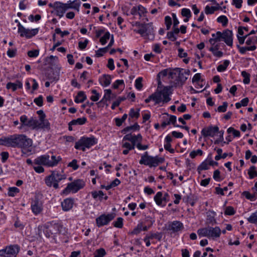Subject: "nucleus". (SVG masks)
Wrapping results in <instances>:
<instances>
[{
	"label": "nucleus",
	"instance_id": "nucleus-1",
	"mask_svg": "<svg viewBox=\"0 0 257 257\" xmlns=\"http://www.w3.org/2000/svg\"><path fill=\"white\" fill-rule=\"evenodd\" d=\"M9 143L11 147L22 148L23 155L27 154L25 149L31 147L33 145L32 140L24 135L16 134L10 136Z\"/></svg>",
	"mask_w": 257,
	"mask_h": 257
},
{
	"label": "nucleus",
	"instance_id": "nucleus-2",
	"mask_svg": "<svg viewBox=\"0 0 257 257\" xmlns=\"http://www.w3.org/2000/svg\"><path fill=\"white\" fill-rule=\"evenodd\" d=\"M51 159L52 160H50V157L49 155H42L36 158L34 160V164L35 165H43L47 167H54L56 166L59 162L61 160V158L60 156L56 157L55 156H52L51 157Z\"/></svg>",
	"mask_w": 257,
	"mask_h": 257
},
{
	"label": "nucleus",
	"instance_id": "nucleus-3",
	"mask_svg": "<svg viewBox=\"0 0 257 257\" xmlns=\"http://www.w3.org/2000/svg\"><path fill=\"white\" fill-rule=\"evenodd\" d=\"M152 100L155 101L156 104H159L161 101L163 103H167L171 100V98L170 97H168L167 89L165 88L163 92L159 90H156L155 92L145 99V101L147 103Z\"/></svg>",
	"mask_w": 257,
	"mask_h": 257
},
{
	"label": "nucleus",
	"instance_id": "nucleus-4",
	"mask_svg": "<svg viewBox=\"0 0 257 257\" xmlns=\"http://www.w3.org/2000/svg\"><path fill=\"white\" fill-rule=\"evenodd\" d=\"M221 230L218 226L212 227L208 226L198 229L197 233L200 236H205L209 238L215 239L220 236Z\"/></svg>",
	"mask_w": 257,
	"mask_h": 257
},
{
	"label": "nucleus",
	"instance_id": "nucleus-5",
	"mask_svg": "<svg viewBox=\"0 0 257 257\" xmlns=\"http://www.w3.org/2000/svg\"><path fill=\"white\" fill-rule=\"evenodd\" d=\"M66 178V176L57 171H53L51 174L45 179V183L48 186H53L55 188H58V183Z\"/></svg>",
	"mask_w": 257,
	"mask_h": 257
},
{
	"label": "nucleus",
	"instance_id": "nucleus-6",
	"mask_svg": "<svg viewBox=\"0 0 257 257\" xmlns=\"http://www.w3.org/2000/svg\"><path fill=\"white\" fill-rule=\"evenodd\" d=\"M133 26L141 28L138 30H134V31L140 34L142 36H144L145 34H146L147 36H152L154 38V28L152 23L142 24L140 22H136L133 24Z\"/></svg>",
	"mask_w": 257,
	"mask_h": 257
},
{
	"label": "nucleus",
	"instance_id": "nucleus-7",
	"mask_svg": "<svg viewBox=\"0 0 257 257\" xmlns=\"http://www.w3.org/2000/svg\"><path fill=\"white\" fill-rule=\"evenodd\" d=\"M163 162V159L158 158V157H153L149 156L148 153L146 152L141 157V159L139 161L140 164L148 165L150 167H156L160 163Z\"/></svg>",
	"mask_w": 257,
	"mask_h": 257
},
{
	"label": "nucleus",
	"instance_id": "nucleus-8",
	"mask_svg": "<svg viewBox=\"0 0 257 257\" xmlns=\"http://www.w3.org/2000/svg\"><path fill=\"white\" fill-rule=\"evenodd\" d=\"M97 143L96 139L94 137L82 138L75 143V148L85 151V148H89Z\"/></svg>",
	"mask_w": 257,
	"mask_h": 257
},
{
	"label": "nucleus",
	"instance_id": "nucleus-9",
	"mask_svg": "<svg viewBox=\"0 0 257 257\" xmlns=\"http://www.w3.org/2000/svg\"><path fill=\"white\" fill-rule=\"evenodd\" d=\"M58 227L59 226L58 224H54L50 226H39L37 233L38 235L41 237L42 236V232H43L47 237H50L52 234L57 233Z\"/></svg>",
	"mask_w": 257,
	"mask_h": 257
},
{
	"label": "nucleus",
	"instance_id": "nucleus-10",
	"mask_svg": "<svg viewBox=\"0 0 257 257\" xmlns=\"http://www.w3.org/2000/svg\"><path fill=\"white\" fill-rule=\"evenodd\" d=\"M20 247L17 245H11L5 249L0 250V257H16L19 252Z\"/></svg>",
	"mask_w": 257,
	"mask_h": 257
},
{
	"label": "nucleus",
	"instance_id": "nucleus-11",
	"mask_svg": "<svg viewBox=\"0 0 257 257\" xmlns=\"http://www.w3.org/2000/svg\"><path fill=\"white\" fill-rule=\"evenodd\" d=\"M85 186V182L80 179L76 180L67 185V187L64 190L63 193L68 192H76L83 188Z\"/></svg>",
	"mask_w": 257,
	"mask_h": 257
},
{
	"label": "nucleus",
	"instance_id": "nucleus-12",
	"mask_svg": "<svg viewBox=\"0 0 257 257\" xmlns=\"http://www.w3.org/2000/svg\"><path fill=\"white\" fill-rule=\"evenodd\" d=\"M18 33L21 37H25L27 38H31L35 36L38 32V29H28L25 28L20 23L18 25Z\"/></svg>",
	"mask_w": 257,
	"mask_h": 257
},
{
	"label": "nucleus",
	"instance_id": "nucleus-13",
	"mask_svg": "<svg viewBox=\"0 0 257 257\" xmlns=\"http://www.w3.org/2000/svg\"><path fill=\"white\" fill-rule=\"evenodd\" d=\"M115 217L114 213L108 214L107 215L102 214L96 219V222L97 226L100 227L107 225Z\"/></svg>",
	"mask_w": 257,
	"mask_h": 257
},
{
	"label": "nucleus",
	"instance_id": "nucleus-14",
	"mask_svg": "<svg viewBox=\"0 0 257 257\" xmlns=\"http://www.w3.org/2000/svg\"><path fill=\"white\" fill-rule=\"evenodd\" d=\"M20 121L22 125L31 127L33 129L36 128L37 119H34L33 117H31L28 119V117L26 115H23L20 117Z\"/></svg>",
	"mask_w": 257,
	"mask_h": 257
},
{
	"label": "nucleus",
	"instance_id": "nucleus-15",
	"mask_svg": "<svg viewBox=\"0 0 257 257\" xmlns=\"http://www.w3.org/2000/svg\"><path fill=\"white\" fill-rule=\"evenodd\" d=\"M219 127L217 126H209L203 128L201 131V135L204 137H213L218 132Z\"/></svg>",
	"mask_w": 257,
	"mask_h": 257
},
{
	"label": "nucleus",
	"instance_id": "nucleus-16",
	"mask_svg": "<svg viewBox=\"0 0 257 257\" xmlns=\"http://www.w3.org/2000/svg\"><path fill=\"white\" fill-rule=\"evenodd\" d=\"M154 200L158 205L163 207L166 205L169 196L168 194H156Z\"/></svg>",
	"mask_w": 257,
	"mask_h": 257
},
{
	"label": "nucleus",
	"instance_id": "nucleus-17",
	"mask_svg": "<svg viewBox=\"0 0 257 257\" xmlns=\"http://www.w3.org/2000/svg\"><path fill=\"white\" fill-rule=\"evenodd\" d=\"M222 40L229 46H232L233 43L232 32L231 31L226 29L222 33Z\"/></svg>",
	"mask_w": 257,
	"mask_h": 257
},
{
	"label": "nucleus",
	"instance_id": "nucleus-18",
	"mask_svg": "<svg viewBox=\"0 0 257 257\" xmlns=\"http://www.w3.org/2000/svg\"><path fill=\"white\" fill-rule=\"evenodd\" d=\"M54 9L56 11L57 15L60 18L63 16L66 11L65 4L58 2L54 3Z\"/></svg>",
	"mask_w": 257,
	"mask_h": 257
},
{
	"label": "nucleus",
	"instance_id": "nucleus-19",
	"mask_svg": "<svg viewBox=\"0 0 257 257\" xmlns=\"http://www.w3.org/2000/svg\"><path fill=\"white\" fill-rule=\"evenodd\" d=\"M176 70L178 72V80L182 83H184L188 78L186 75H189L190 71L189 70H183L180 68H176Z\"/></svg>",
	"mask_w": 257,
	"mask_h": 257
},
{
	"label": "nucleus",
	"instance_id": "nucleus-20",
	"mask_svg": "<svg viewBox=\"0 0 257 257\" xmlns=\"http://www.w3.org/2000/svg\"><path fill=\"white\" fill-rule=\"evenodd\" d=\"M142 140V137L141 134L138 135H132L131 134H127L125 135L123 138V141H130L132 144L136 145L137 141Z\"/></svg>",
	"mask_w": 257,
	"mask_h": 257
},
{
	"label": "nucleus",
	"instance_id": "nucleus-21",
	"mask_svg": "<svg viewBox=\"0 0 257 257\" xmlns=\"http://www.w3.org/2000/svg\"><path fill=\"white\" fill-rule=\"evenodd\" d=\"M36 128L46 129L48 130H50V123L47 119H45V118L42 119L40 118L39 119V120H37Z\"/></svg>",
	"mask_w": 257,
	"mask_h": 257
},
{
	"label": "nucleus",
	"instance_id": "nucleus-22",
	"mask_svg": "<svg viewBox=\"0 0 257 257\" xmlns=\"http://www.w3.org/2000/svg\"><path fill=\"white\" fill-rule=\"evenodd\" d=\"M31 208L34 214H38L42 211V204L38 200H34L31 204Z\"/></svg>",
	"mask_w": 257,
	"mask_h": 257
},
{
	"label": "nucleus",
	"instance_id": "nucleus-23",
	"mask_svg": "<svg viewBox=\"0 0 257 257\" xmlns=\"http://www.w3.org/2000/svg\"><path fill=\"white\" fill-rule=\"evenodd\" d=\"M73 204L74 201L72 199L67 198L61 203V205L63 210L68 211L72 208Z\"/></svg>",
	"mask_w": 257,
	"mask_h": 257
},
{
	"label": "nucleus",
	"instance_id": "nucleus-24",
	"mask_svg": "<svg viewBox=\"0 0 257 257\" xmlns=\"http://www.w3.org/2000/svg\"><path fill=\"white\" fill-rule=\"evenodd\" d=\"M183 228V224L178 221H174L172 222L169 225V228L173 232H177Z\"/></svg>",
	"mask_w": 257,
	"mask_h": 257
},
{
	"label": "nucleus",
	"instance_id": "nucleus-25",
	"mask_svg": "<svg viewBox=\"0 0 257 257\" xmlns=\"http://www.w3.org/2000/svg\"><path fill=\"white\" fill-rule=\"evenodd\" d=\"M65 5L66 10L69 9H73L79 11V7L80 5V2L79 0H75L73 2L69 1L68 2V3L65 4Z\"/></svg>",
	"mask_w": 257,
	"mask_h": 257
},
{
	"label": "nucleus",
	"instance_id": "nucleus-26",
	"mask_svg": "<svg viewBox=\"0 0 257 257\" xmlns=\"http://www.w3.org/2000/svg\"><path fill=\"white\" fill-rule=\"evenodd\" d=\"M183 201L189 203L192 206H194L197 200V197L194 194H189L183 198Z\"/></svg>",
	"mask_w": 257,
	"mask_h": 257
},
{
	"label": "nucleus",
	"instance_id": "nucleus-27",
	"mask_svg": "<svg viewBox=\"0 0 257 257\" xmlns=\"http://www.w3.org/2000/svg\"><path fill=\"white\" fill-rule=\"evenodd\" d=\"M99 81L102 85L107 86L111 83V76L104 74L99 79Z\"/></svg>",
	"mask_w": 257,
	"mask_h": 257
},
{
	"label": "nucleus",
	"instance_id": "nucleus-28",
	"mask_svg": "<svg viewBox=\"0 0 257 257\" xmlns=\"http://www.w3.org/2000/svg\"><path fill=\"white\" fill-rule=\"evenodd\" d=\"M22 83L20 81H17L16 83L9 82L7 84V88L8 89H12L13 91H15L18 88H22Z\"/></svg>",
	"mask_w": 257,
	"mask_h": 257
},
{
	"label": "nucleus",
	"instance_id": "nucleus-29",
	"mask_svg": "<svg viewBox=\"0 0 257 257\" xmlns=\"http://www.w3.org/2000/svg\"><path fill=\"white\" fill-rule=\"evenodd\" d=\"M215 212L211 211H208L207 212V222L209 224L213 225L216 223L215 219Z\"/></svg>",
	"mask_w": 257,
	"mask_h": 257
},
{
	"label": "nucleus",
	"instance_id": "nucleus-30",
	"mask_svg": "<svg viewBox=\"0 0 257 257\" xmlns=\"http://www.w3.org/2000/svg\"><path fill=\"white\" fill-rule=\"evenodd\" d=\"M120 183V181L118 179H115L114 180H113L112 182H111L110 184L104 185H101V188H105L106 190H108L110 189V188H112L114 187H115L117 186L118 184H119Z\"/></svg>",
	"mask_w": 257,
	"mask_h": 257
},
{
	"label": "nucleus",
	"instance_id": "nucleus-31",
	"mask_svg": "<svg viewBox=\"0 0 257 257\" xmlns=\"http://www.w3.org/2000/svg\"><path fill=\"white\" fill-rule=\"evenodd\" d=\"M86 99V96L83 91H79L75 98L76 103L83 102Z\"/></svg>",
	"mask_w": 257,
	"mask_h": 257
},
{
	"label": "nucleus",
	"instance_id": "nucleus-32",
	"mask_svg": "<svg viewBox=\"0 0 257 257\" xmlns=\"http://www.w3.org/2000/svg\"><path fill=\"white\" fill-rule=\"evenodd\" d=\"M222 34L220 32H217V36L215 38H211L209 39V42L213 46L214 45L215 43L216 42L220 41L222 40Z\"/></svg>",
	"mask_w": 257,
	"mask_h": 257
},
{
	"label": "nucleus",
	"instance_id": "nucleus-33",
	"mask_svg": "<svg viewBox=\"0 0 257 257\" xmlns=\"http://www.w3.org/2000/svg\"><path fill=\"white\" fill-rule=\"evenodd\" d=\"M86 121V118L85 117H80L76 119H73L70 121L71 124L74 125H82Z\"/></svg>",
	"mask_w": 257,
	"mask_h": 257
},
{
	"label": "nucleus",
	"instance_id": "nucleus-34",
	"mask_svg": "<svg viewBox=\"0 0 257 257\" xmlns=\"http://www.w3.org/2000/svg\"><path fill=\"white\" fill-rule=\"evenodd\" d=\"M147 222L149 223L148 225H144L142 230L147 231L153 225V223L154 222V220L152 219V218L151 217L148 216L146 218V220L144 223H146Z\"/></svg>",
	"mask_w": 257,
	"mask_h": 257
},
{
	"label": "nucleus",
	"instance_id": "nucleus-35",
	"mask_svg": "<svg viewBox=\"0 0 257 257\" xmlns=\"http://www.w3.org/2000/svg\"><path fill=\"white\" fill-rule=\"evenodd\" d=\"M111 91L110 89H106L105 90V94L103 97V98L101 99L100 101L99 102V103L103 102L104 103L107 100H108L111 98Z\"/></svg>",
	"mask_w": 257,
	"mask_h": 257
},
{
	"label": "nucleus",
	"instance_id": "nucleus-36",
	"mask_svg": "<svg viewBox=\"0 0 257 257\" xmlns=\"http://www.w3.org/2000/svg\"><path fill=\"white\" fill-rule=\"evenodd\" d=\"M106 194H92L93 198L97 201H102L103 199L106 200L107 196Z\"/></svg>",
	"mask_w": 257,
	"mask_h": 257
},
{
	"label": "nucleus",
	"instance_id": "nucleus-37",
	"mask_svg": "<svg viewBox=\"0 0 257 257\" xmlns=\"http://www.w3.org/2000/svg\"><path fill=\"white\" fill-rule=\"evenodd\" d=\"M229 64V61L227 60H225L223 64H220L217 67V70L219 72L225 71Z\"/></svg>",
	"mask_w": 257,
	"mask_h": 257
},
{
	"label": "nucleus",
	"instance_id": "nucleus-38",
	"mask_svg": "<svg viewBox=\"0 0 257 257\" xmlns=\"http://www.w3.org/2000/svg\"><path fill=\"white\" fill-rule=\"evenodd\" d=\"M106 254L104 249L101 248L97 249L94 253V257H103Z\"/></svg>",
	"mask_w": 257,
	"mask_h": 257
},
{
	"label": "nucleus",
	"instance_id": "nucleus-39",
	"mask_svg": "<svg viewBox=\"0 0 257 257\" xmlns=\"http://www.w3.org/2000/svg\"><path fill=\"white\" fill-rule=\"evenodd\" d=\"M217 21L218 23H221L223 27H225L228 23V19L225 16H221L219 17Z\"/></svg>",
	"mask_w": 257,
	"mask_h": 257
},
{
	"label": "nucleus",
	"instance_id": "nucleus-40",
	"mask_svg": "<svg viewBox=\"0 0 257 257\" xmlns=\"http://www.w3.org/2000/svg\"><path fill=\"white\" fill-rule=\"evenodd\" d=\"M241 75L244 78L243 82L244 84H249L250 82V75L245 71L241 72Z\"/></svg>",
	"mask_w": 257,
	"mask_h": 257
},
{
	"label": "nucleus",
	"instance_id": "nucleus-41",
	"mask_svg": "<svg viewBox=\"0 0 257 257\" xmlns=\"http://www.w3.org/2000/svg\"><path fill=\"white\" fill-rule=\"evenodd\" d=\"M138 10L140 18L144 16L145 14L147 12L146 9L141 5L138 6Z\"/></svg>",
	"mask_w": 257,
	"mask_h": 257
},
{
	"label": "nucleus",
	"instance_id": "nucleus-42",
	"mask_svg": "<svg viewBox=\"0 0 257 257\" xmlns=\"http://www.w3.org/2000/svg\"><path fill=\"white\" fill-rule=\"evenodd\" d=\"M140 109H138V111H136L134 108H132L130 110V113H129V118L128 119L130 120V118L133 117H136L138 118L140 116Z\"/></svg>",
	"mask_w": 257,
	"mask_h": 257
},
{
	"label": "nucleus",
	"instance_id": "nucleus-43",
	"mask_svg": "<svg viewBox=\"0 0 257 257\" xmlns=\"http://www.w3.org/2000/svg\"><path fill=\"white\" fill-rule=\"evenodd\" d=\"M127 117V115L126 114H124L121 118H116L115 119L116 125L118 126H120L122 122L126 119Z\"/></svg>",
	"mask_w": 257,
	"mask_h": 257
},
{
	"label": "nucleus",
	"instance_id": "nucleus-44",
	"mask_svg": "<svg viewBox=\"0 0 257 257\" xmlns=\"http://www.w3.org/2000/svg\"><path fill=\"white\" fill-rule=\"evenodd\" d=\"M123 218L121 217H118L116 220L113 222V225L114 227L121 228L123 226Z\"/></svg>",
	"mask_w": 257,
	"mask_h": 257
},
{
	"label": "nucleus",
	"instance_id": "nucleus-45",
	"mask_svg": "<svg viewBox=\"0 0 257 257\" xmlns=\"http://www.w3.org/2000/svg\"><path fill=\"white\" fill-rule=\"evenodd\" d=\"M218 9V8L214 7H209V6H207L205 8V12L207 15L212 14Z\"/></svg>",
	"mask_w": 257,
	"mask_h": 257
},
{
	"label": "nucleus",
	"instance_id": "nucleus-46",
	"mask_svg": "<svg viewBox=\"0 0 257 257\" xmlns=\"http://www.w3.org/2000/svg\"><path fill=\"white\" fill-rule=\"evenodd\" d=\"M140 128V126L138 124V123H136L134 125L127 126L124 128L123 130V132L124 133L128 132L131 130H138Z\"/></svg>",
	"mask_w": 257,
	"mask_h": 257
},
{
	"label": "nucleus",
	"instance_id": "nucleus-47",
	"mask_svg": "<svg viewBox=\"0 0 257 257\" xmlns=\"http://www.w3.org/2000/svg\"><path fill=\"white\" fill-rule=\"evenodd\" d=\"M247 220L251 223H257V211L252 213L250 216L247 218Z\"/></svg>",
	"mask_w": 257,
	"mask_h": 257
},
{
	"label": "nucleus",
	"instance_id": "nucleus-48",
	"mask_svg": "<svg viewBox=\"0 0 257 257\" xmlns=\"http://www.w3.org/2000/svg\"><path fill=\"white\" fill-rule=\"evenodd\" d=\"M9 139L10 137L0 139V145L10 147Z\"/></svg>",
	"mask_w": 257,
	"mask_h": 257
},
{
	"label": "nucleus",
	"instance_id": "nucleus-49",
	"mask_svg": "<svg viewBox=\"0 0 257 257\" xmlns=\"http://www.w3.org/2000/svg\"><path fill=\"white\" fill-rule=\"evenodd\" d=\"M124 141L122 140V147L126 149H128V150H134L135 149V147L136 145H134L133 144H131L130 143L124 142Z\"/></svg>",
	"mask_w": 257,
	"mask_h": 257
},
{
	"label": "nucleus",
	"instance_id": "nucleus-50",
	"mask_svg": "<svg viewBox=\"0 0 257 257\" xmlns=\"http://www.w3.org/2000/svg\"><path fill=\"white\" fill-rule=\"evenodd\" d=\"M142 141V140L137 141V143H136L135 146H136V147L139 150H146L148 149L149 148V146L147 145H142L141 144Z\"/></svg>",
	"mask_w": 257,
	"mask_h": 257
},
{
	"label": "nucleus",
	"instance_id": "nucleus-51",
	"mask_svg": "<svg viewBox=\"0 0 257 257\" xmlns=\"http://www.w3.org/2000/svg\"><path fill=\"white\" fill-rule=\"evenodd\" d=\"M143 78L139 77L135 81V86L138 90H141L143 87L142 84Z\"/></svg>",
	"mask_w": 257,
	"mask_h": 257
},
{
	"label": "nucleus",
	"instance_id": "nucleus-52",
	"mask_svg": "<svg viewBox=\"0 0 257 257\" xmlns=\"http://www.w3.org/2000/svg\"><path fill=\"white\" fill-rule=\"evenodd\" d=\"M235 210L231 206L227 207L224 211V214L226 215H233L235 214Z\"/></svg>",
	"mask_w": 257,
	"mask_h": 257
},
{
	"label": "nucleus",
	"instance_id": "nucleus-53",
	"mask_svg": "<svg viewBox=\"0 0 257 257\" xmlns=\"http://www.w3.org/2000/svg\"><path fill=\"white\" fill-rule=\"evenodd\" d=\"M109 38L110 34L108 32H107L105 33L104 35L100 38V42L102 45H104Z\"/></svg>",
	"mask_w": 257,
	"mask_h": 257
},
{
	"label": "nucleus",
	"instance_id": "nucleus-54",
	"mask_svg": "<svg viewBox=\"0 0 257 257\" xmlns=\"http://www.w3.org/2000/svg\"><path fill=\"white\" fill-rule=\"evenodd\" d=\"M181 15L183 17L190 18L191 17V11L188 9L183 8L181 11Z\"/></svg>",
	"mask_w": 257,
	"mask_h": 257
},
{
	"label": "nucleus",
	"instance_id": "nucleus-55",
	"mask_svg": "<svg viewBox=\"0 0 257 257\" xmlns=\"http://www.w3.org/2000/svg\"><path fill=\"white\" fill-rule=\"evenodd\" d=\"M203 152L201 150L198 149L196 151H193L190 153V157L193 159L195 158L197 155L202 156Z\"/></svg>",
	"mask_w": 257,
	"mask_h": 257
},
{
	"label": "nucleus",
	"instance_id": "nucleus-56",
	"mask_svg": "<svg viewBox=\"0 0 257 257\" xmlns=\"http://www.w3.org/2000/svg\"><path fill=\"white\" fill-rule=\"evenodd\" d=\"M248 174L250 178H253L257 175V172L255 171V167L254 166H251L248 172Z\"/></svg>",
	"mask_w": 257,
	"mask_h": 257
},
{
	"label": "nucleus",
	"instance_id": "nucleus-57",
	"mask_svg": "<svg viewBox=\"0 0 257 257\" xmlns=\"http://www.w3.org/2000/svg\"><path fill=\"white\" fill-rule=\"evenodd\" d=\"M165 24L166 25L167 30L170 29L171 26L172 25V22L171 18L170 16H166L165 18Z\"/></svg>",
	"mask_w": 257,
	"mask_h": 257
},
{
	"label": "nucleus",
	"instance_id": "nucleus-58",
	"mask_svg": "<svg viewBox=\"0 0 257 257\" xmlns=\"http://www.w3.org/2000/svg\"><path fill=\"white\" fill-rule=\"evenodd\" d=\"M34 102L39 106H42L43 104V98L42 95L34 99Z\"/></svg>",
	"mask_w": 257,
	"mask_h": 257
},
{
	"label": "nucleus",
	"instance_id": "nucleus-59",
	"mask_svg": "<svg viewBox=\"0 0 257 257\" xmlns=\"http://www.w3.org/2000/svg\"><path fill=\"white\" fill-rule=\"evenodd\" d=\"M39 51L38 50H34L28 52V55L31 58L36 57L39 55Z\"/></svg>",
	"mask_w": 257,
	"mask_h": 257
},
{
	"label": "nucleus",
	"instance_id": "nucleus-60",
	"mask_svg": "<svg viewBox=\"0 0 257 257\" xmlns=\"http://www.w3.org/2000/svg\"><path fill=\"white\" fill-rule=\"evenodd\" d=\"M92 93L94 94V95H92L90 97V99L93 101H97L99 98V94L97 92V91L96 90H92Z\"/></svg>",
	"mask_w": 257,
	"mask_h": 257
},
{
	"label": "nucleus",
	"instance_id": "nucleus-61",
	"mask_svg": "<svg viewBox=\"0 0 257 257\" xmlns=\"http://www.w3.org/2000/svg\"><path fill=\"white\" fill-rule=\"evenodd\" d=\"M228 106V103L226 102H224L222 105H220L217 108L218 112H224L226 111V108Z\"/></svg>",
	"mask_w": 257,
	"mask_h": 257
},
{
	"label": "nucleus",
	"instance_id": "nucleus-62",
	"mask_svg": "<svg viewBox=\"0 0 257 257\" xmlns=\"http://www.w3.org/2000/svg\"><path fill=\"white\" fill-rule=\"evenodd\" d=\"M55 34H60L61 37H63L64 36L69 35V32L67 31H64L62 32L59 28H56L55 30Z\"/></svg>",
	"mask_w": 257,
	"mask_h": 257
},
{
	"label": "nucleus",
	"instance_id": "nucleus-63",
	"mask_svg": "<svg viewBox=\"0 0 257 257\" xmlns=\"http://www.w3.org/2000/svg\"><path fill=\"white\" fill-rule=\"evenodd\" d=\"M209 164H208L206 162H203L198 168V170H206L209 169Z\"/></svg>",
	"mask_w": 257,
	"mask_h": 257
},
{
	"label": "nucleus",
	"instance_id": "nucleus-64",
	"mask_svg": "<svg viewBox=\"0 0 257 257\" xmlns=\"http://www.w3.org/2000/svg\"><path fill=\"white\" fill-rule=\"evenodd\" d=\"M77 160L75 159H74L72 160V162H70L68 164V166L70 167H72L74 170H76L79 167L78 165L77 164Z\"/></svg>",
	"mask_w": 257,
	"mask_h": 257
}]
</instances>
